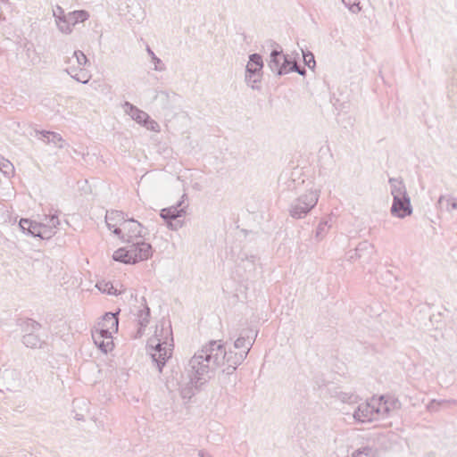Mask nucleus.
<instances>
[{
	"label": "nucleus",
	"instance_id": "obj_6",
	"mask_svg": "<svg viewBox=\"0 0 457 457\" xmlns=\"http://www.w3.org/2000/svg\"><path fill=\"white\" fill-rule=\"evenodd\" d=\"M142 228L143 226L141 223L132 218H128L121 227V237H118L123 242H133L134 239L144 237L142 234Z\"/></svg>",
	"mask_w": 457,
	"mask_h": 457
},
{
	"label": "nucleus",
	"instance_id": "obj_25",
	"mask_svg": "<svg viewBox=\"0 0 457 457\" xmlns=\"http://www.w3.org/2000/svg\"><path fill=\"white\" fill-rule=\"evenodd\" d=\"M41 225L48 228L52 232V237L55 234V228L60 224V220L56 215H45V219L40 221Z\"/></svg>",
	"mask_w": 457,
	"mask_h": 457
},
{
	"label": "nucleus",
	"instance_id": "obj_23",
	"mask_svg": "<svg viewBox=\"0 0 457 457\" xmlns=\"http://www.w3.org/2000/svg\"><path fill=\"white\" fill-rule=\"evenodd\" d=\"M130 249L129 247L128 249L126 248H119L116 250L113 254L112 258L116 262H120L123 263L130 264L133 263L132 256H130Z\"/></svg>",
	"mask_w": 457,
	"mask_h": 457
},
{
	"label": "nucleus",
	"instance_id": "obj_38",
	"mask_svg": "<svg viewBox=\"0 0 457 457\" xmlns=\"http://www.w3.org/2000/svg\"><path fill=\"white\" fill-rule=\"evenodd\" d=\"M303 55L304 64L307 65L310 69L314 68L315 60H314L313 54L311 52H307V53L303 52Z\"/></svg>",
	"mask_w": 457,
	"mask_h": 457
},
{
	"label": "nucleus",
	"instance_id": "obj_47",
	"mask_svg": "<svg viewBox=\"0 0 457 457\" xmlns=\"http://www.w3.org/2000/svg\"><path fill=\"white\" fill-rule=\"evenodd\" d=\"M198 456L199 457H212V455L209 453H207V452H205L204 450H200L198 452Z\"/></svg>",
	"mask_w": 457,
	"mask_h": 457
},
{
	"label": "nucleus",
	"instance_id": "obj_1",
	"mask_svg": "<svg viewBox=\"0 0 457 457\" xmlns=\"http://www.w3.org/2000/svg\"><path fill=\"white\" fill-rule=\"evenodd\" d=\"M252 333V330L243 331L234 342L235 348H245V351L240 353L227 351L221 340H211L204 345L189 360L190 383L197 388L212 378L217 369L224 367L219 376L220 384L223 386L228 380V383L232 384V386H235L237 377L234 372L246 358L257 336V333L254 337L250 336Z\"/></svg>",
	"mask_w": 457,
	"mask_h": 457
},
{
	"label": "nucleus",
	"instance_id": "obj_9",
	"mask_svg": "<svg viewBox=\"0 0 457 457\" xmlns=\"http://www.w3.org/2000/svg\"><path fill=\"white\" fill-rule=\"evenodd\" d=\"M128 219L127 214L121 211L107 212L105 215V222L109 229H112V233L117 237H121V227L123 222Z\"/></svg>",
	"mask_w": 457,
	"mask_h": 457
},
{
	"label": "nucleus",
	"instance_id": "obj_13",
	"mask_svg": "<svg viewBox=\"0 0 457 457\" xmlns=\"http://www.w3.org/2000/svg\"><path fill=\"white\" fill-rule=\"evenodd\" d=\"M279 46L277 45V48L273 49L270 55V61L268 63L269 68L271 71L278 76L287 74V69L285 66H281L282 62V50L278 49Z\"/></svg>",
	"mask_w": 457,
	"mask_h": 457
},
{
	"label": "nucleus",
	"instance_id": "obj_19",
	"mask_svg": "<svg viewBox=\"0 0 457 457\" xmlns=\"http://www.w3.org/2000/svg\"><path fill=\"white\" fill-rule=\"evenodd\" d=\"M65 71L72 79L83 84H87L91 79V75L89 74V72L83 68L77 69L75 67H69L65 70Z\"/></svg>",
	"mask_w": 457,
	"mask_h": 457
},
{
	"label": "nucleus",
	"instance_id": "obj_33",
	"mask_svg": "<svg viewBox=\"0 0 457 457\" xmlns=\"http://www.w3.org/2000/svg\"><path fill=\"white\" fill-rule=\"evenodd\" d=\"M93 340L97 347L104 353H107L112 348L113 344L112 340H106L105 338H93Z\"/></svg>",
	"mask_w": 457,
	"mask_h": 457
},
{
	"label": "nucleus",
	"instance_id": "obj_7",
	"mask_svg": "<svg viewBox=\"0 0 457 457\" xmlns=\"http://www.w3.org/2000/svg\"><path fill=\"white\" fill-rule=\"evenodd\" d=\"M390 212L392 216L399 219H404L405 217L411 215L412 206L410 196L407 195L393 199Z\"/></svg>",
	"mask_w": 457,
	"mask_h": 457
},
{
	"label": "nucleus",
	"instance_id": "obj_34",
	"mask_svg": "<svg viewBox=\"0 0 457 457\" xmlns=\"http://www.w3.org/2000/svg\"><path fill=\"white\" fill-rule=\"evenodd\" d=\"M0 170L6 176L13 172V165L6 159L0 156Z\"/></svg>",
	"mask_w": 457,
	"mask_h": 457
},
{
	"label": "nucleus",
	"instance_id": "obj_3",
	"mask_svg": "<svg viewBox=\"0 0 457 457\" xmlns=\"http://www.w3.org/2000/svg\"><path fill=\"white\" fill-rule=\"evenodd\" d=\"M320 190L311 189L295 199L289 207V214L294 219L304 218L317 204Z\"/></svg>",
	"mask_w": 457,
	"mask_h": 457
},
{
	"label": "nucleus",
	"instance_id": "obj_2",
	"mask_svg": "<svg viewBox=\"0 0 457 457\" xmlns=\"http://www.w3.org/2000/svg\"><path fill=\"white\" fill-rule=\"evenodd\" d=\"M165 331V337L158 333V327L156 328L154 337L150 338L147 345L151 348L150 356L153 363L156 366L159 372H162L166 361L171 357L172 345L169 343V337H171L172 331L170 327L164 329L162 325L161 333Z\"/></svg>",
	"mask_w": 457,
	"mask_h": 457
},
{
	"label": "nucleus",
	"instance_id": "obj_42",
	"mask_svg": "<svg viewBox=\"0 0 457 457\" xmlns=\"http://www.w3.org/2000/svg\"><path fill=\"white\" fill-rule=\"evenodd\" d=\"M342 3L345 5V7L348 8V10L353 13H358L361 12V7L360 6V3H354L353 4H350L345 2V0H342Z\"/></svg>",
	"mask_w": 457,
	"mask_h": 457
},
{
	"label": "nucleus",
	"instance_id": "obj_16",
	"mask_svg": "<svg viewBox=\"0 0 457 457\" xmlns=\"http://www.w3.org/2000/svg\"><path fill=\"white\" fill-rule=\"evenodd\" d=\"M388 183L390 185V193L393 199L409 195L406 186L401 178H390Z\"/></svg>",
	"mask_w": 457,
	"mask_h": 457
},
{
	"label": "nucleus",
	"instance_id": "obj_20",
	"mask_svg": "<svg viewBox=\"0 0 457 457\" xmlns=\"http://www.w3.org/2000/svg\"><path fill=\"white\" fill-rule=\"evenodd\" d=\"M97 326L99 328H106L111 329V331H118L119 320L116 317V313L113 312H106L100 322H98Z\"/></svg>",
	"mask_w": 457,
	"mask_h": 457
},
{
	"label": "nucleus",
	"instance_id": "obj_15",
	"mask_svg": "<svg viewBox=\"0 0 457 457\" xmlns=\"http://www.w3.org/2000/svg\"><path fill=\"white\" fill-rule=\"evenodd\" d=\"M123 109L124 112L138 124L143 125V123L145 122V120H147L149 118V115L145 112L138 109L137 106L133 105L129 102L124 103Z\"/></svg>",
	"mask_w": 457,
	"mask_h": 457
},
{
	"label": "nucleus",
	"instance_id": "obj_32",
	"mask_svg": "<svg viewBox=\"0 0 457 457\" xmlns=\"http://www.w3.org/2000/svg\"><path fill=\"white\" fill-rule=\"evenodd\" d=\"M113 333H116V331H111V329L109 328L98 327V328L95 332H93L92 337L98 339L105 338L106 340H112V335Z\"/></svg>",
	"mask_w": 457,
	"mask_h": 457
},
{
	"label": "nucleus",
	"instance_id": "obj_40",
	"mask_svg": "<svg viewBox=\"0 0 457 457\" xmlns=\"http://www.w3.org/2000/svg\"><path fill=\"white\" fill-rule=\"evenodd\" d=\"M143 126L151 131L157 132L160 130L159 124L155 120H152L150 117L148 118L147 120H145V122L143 123Z\"/></svg>",
	"mask_w": 457,
	"mask_h": 457
},
{
	"label": "nucleus",
	"instance_id": "obj_41",
	"mask_svg": "<svg viewBox=\"0 0 457 457\" xmlns=\"http://www.w3.org/2000/svg\"><path fill=\"white\" fill-rule=\"evenodd\" d=\"M289 72H297L299 75L304 76L306 74V70L304 67H299L297 63H292V65L287 69V73Z\"/></svg>",
	"mask_w": 457,
	"mask_h": 457
},
{
	"label": "nucleus",
	"instance_id": "obj_10",
	"mask_svg": "<svg viewBox=\"0 0 457 457\" xmlns=\"http://www.w3.org/2000/svg\"><path fill=\"white\" fill-rule=\"evenodd\" d=\"M129 254L132 256L133 263L147 260L153 255L152 245L144 241L133 243L129 246Z\"/></svg>",
	"mask_w": 457,
	"mask_h": 457
},
{
	"label": "nucleus",
	"instance_id": "obj_18",
	"mask_svg": "<svg viewBox=\"0 0 457 457\" xmlns=\"http://www.w3.org/2000/svg\"><path fill=\"white\" fill-rule=\"evenodd\" d=\"M263 61L259 54H252L249 55V61L245 67V72L262 73Z\"/></svg>",
	"mask_w": 457,
	"mask_h": 457
},
{
	"label": "nucleus",
	"instance_id": "obj_27",
	"mask_svg": "<svg viewBox=\"0 0 457 457\" xmlns=\"http://www.w3.org/2000/svg\"><path fill=\"white\" fill-rule=\"evenodd\" d=\"M352 457H378V451L369 445L362 446L352 453Z\"/></svg>",
	"mask_w": 457,
	"mask_h": 457
},
{
	"label": "nucleus",
	"instance_id": "obj_12",
	"mask_svg": "<svg viewBox=\"0 0 457 457\" xmlns=\"http://www.w3.org/2000/svg\"><path fill=\"white\" fill-rule=\"evenodd\" d=\"M28 326L31 327L32 332L23 336L22 343L29 348H41L45 342L35 334V331L38 330L41 325L34 320H30L28 322Z\"/></svg>",
	"mask_w": 457,
	"mask_h": 457
},
{
	"label": "nucleus",
	"instance_id": "obj_17",
	"mask_svg": "<svg viewBox=\"0 0 457 457\" xmlns=\"http://www.w3.org/2000/svg\"><path fill=\"white\" fill-rule=\"evenodd\" d=\"M37 133L40 135L39 139H41L45 143H52L58 148L63 147V139L60 134L48 130L37 131Z\"/></svg>",
	"mask_w": 457,
	"mask_h": 457
},
{
	"label": "nucleus",
	"instance_id": "obj_22",
	"mask_svg": "<svg viewBox=\"0 0 457 457\" xmlns=\"http://www.w3.org/2000/svg\"><path fill=\"white\" fill-rule=\"evenodd\" d=\"M370 401L371 404L374 405L377 420L389 415L387 410H385L386 405H384V395H380L378 398L372 397Z\"/></svg>",
	"mask_w": 457,
	"mask_h": 457
},
{
	"label": "nucleus",
	"instance_id": "obj_37",
	"mask_svg": "<svg viewBox=\"0 0 457 457\" xmlns=\"http://www.w3.org/2000/svg\"><path fill=\"white\" fill-rule=\"evenodd\" d=\"M146 51H147L148 54L151 56L152 61L154 63V70L155 71H162L164 68L162 66H161V64H162L161 59L158 58L154 54V53L153 52V50L149 46H147Z\"/></svg>",
	"mask_w": 457,
	"mask_h": 457
},
{
	"label": "nucleus",
	"instance_id": "obj_46",
	"mask_svg": "<svg viewBox=\"0 0 457 457\" xmlns=\"http://www.w3.org/2000/svg\"><path fill=\"white\" fill-rule=\"evenodd\" d=\"M156 97H162V98H165V99H168L169 98V93L166 92V91H160Z\"/></svg>",
	"mask_w": 457,
	"mask_h": 457
},
{
	"label": "nucleus",
	"instance_id": "obj_35",
	"mask_svg": "<svg viewBox=\"0 0 457 457\" xmlns=\"http://www.w3.org/2000/svg\"><path fill=\"white\" fill-rule=\"evenodd\" d=\"M328 225L327 220H323V221L320 222V224L318 225V228L316 229V234H315V237L318 240H321L324 237V236L328 232Z\"/></svg>",
	"mask_w": 457,
	"mask_h": 457
},
{
	"label": "nucleus",
	"instance_id": "obj_11",
	"mask_svg": "<svg viewBox=\"0 0 457 457\" xmlns=\"http://www.w3.org/2000/svg\"><path fill=\"white\" fill-rule=\"evenodd\" d=\"M142 300L144 301V303H142L143 307L139 309L136 313L138 328L136 332L135 338H140L144 335L145 328L148 326L150 322V308L146 304L145 299L144 297L142 298Z\"/></svg>",
	"mask_w": 457,
	"mask_h": 457
},
{
	"label": "nucleus",
	"instance_id": "obj_28",
	"mask_svg": "<svg viewBox=\"0 0 457 457\" xmlns=\"http://www.w3.org/2000/svg\"><path fill=\"white\" fill-rule=\"evenodd\" d=\"M262 73H249L245 72V82L253 89H260L259 84L261 83Z\"/></svg>",
	"mask_w": 457,
	"mask_h": 457
},
{
	"label": "nucleus",
	"instance_id": "obj_26",
	"mask_svg": "<svg viewBox=\"0 0 457 457\" xmlns=\"http://www.w3.org/2000/svg\"><path fill=\"white\" fill-rule=\"evenodd\" d=\"M337 397L339 401H341L344 403L348 404H354L359 402V396L353 393H347V392H337L334 395Z\"/></svg>",
	"mask_w": 457,
	"mask_h": 457
},
{
	"label": "nucleus",
	"instance_id": "obj_31",
	"mask_svg": "<svg viewBox=\"0 0 457 457\" xmlns=\"http://www.w3.org/2000/svg\"><path fill=\"white\" fill-rule=\"evenodd\" d=\"M96 287L98 288L99 291H101L103 293H106L108 295H118L117 289H115L113 287L112 283H111L109 281H104V280L99 281L96 283Z\"/></svg>",
	"mask_w": 457,
	"mask_h": 457
},
{
	"label": "nucleus",
	"instance_id": "obj_39",
	"mask_svg": "<svg viewBox=\"0 0 457 457\" xmlns=\"http://www.w3.org/2000/svg\"><path fill=\"white\" fill-rule=\"evenodd\" d=\"M54 16L55 18L58 29H60V25H61V23H62V17L66 16L63 9L60 6H56V8L54 10Z\"/></svg>",
	"mask_w": 457,
	"mask_h": 457
},
{
	"label": "nucleus",
	"instance_id": "obj_21",
	"mask_svg": "<svg viewBox=\"0 0 457 457\" xmlns=\"http://www.w3.org/2000/svg\"><path fill=\"white\" fill-rule=\"evenodd\" d=\"M28 233L33 237H38L41 239H49L52 237V232L50 229L46 228L40 222L33 221L31 228Z\"/></svg>",
	"mask_w": 457,
	"mask_h": 457
},
{
	"label": "nucleus",
	"instance_id": "obj_5",
	"mask_svg": "<svg viewBox=\"0 0 457 457\" xmlns=\"http://www.w3.org/2000/svg\"><path fill=\"white\" fill-rule=\"evenodd\" d=\"M89 18V13L85 10H78L70 12L66 16L62 17L60 30L64 34H71L72 27L75 25L84 22Z\"/></svg>",
	"mask_w": 457,
	"mask_h": 457
},
{
	"label": "nucleus",
	"instance_id": "obj_36",
	"mask_svg": "<svg viewBox=\"0 0 457 457\" xmlns=\"http://www.w3.org/2000/svg\"><path fill=\"white\" fill-rule=\"evenodd\" d=\"M73 57L76 58V62L79 67L86 66L89 62L86 54L80 50L74 51Z\"/></svg>",
	"mask_w": 457,
	"mask_h": 457
},
{
	"label": "nucleus",
	"instance_id": "obj_43",
	"mask_svg": "<svg viewBox=\"0 0 457 457\" xmlns=\"http://www.w3.org/2000/svg\"><path fill=\"white\" fill-rule=\"evenodd\" d=\"M32 222L33 220H30L29 219H21L20 220L19 225L22 231H29V228H31Z\"/></svg>",
	"mask_w": 457,
	"mask_h": 457
},
{
	"label": "nucleus",
	"instance_id": "obj_29",
	"mask_svg": "<svg viewBox=\"0 0 457 457\" xmlns=\"http://www.w3.org/2000/svg\"><path fill=\"white\" fill-rule=\"evenodd\" d=\"M437 204L440 205L445 204V210L448 212H451L453 210H457V200L452 196L441 195Z\"/></svg>",
	"mask_w": 457,
	"mask_h": 457
},
{
	"label": "nucleus",
	"instance_id": "obj_45",
	"mask_svg": "<svg viewBox=\"0 0 457 457\" xmlns=\"http://www.w3.org/2000/svg\"><path fill=\"white\" fill-rule=\"evenodd\" d=\"M348 452L349 451H348L347 446L345 447L344 445H341V446L337 447L336 453H337V457H347Z\"/></svg>",
	"mask_w": 457,
	"mask_h": 457
},
{
	"label": "nucleus",
	"instance_id": "obj_44",
	"mask_svg": "<svg viewBox=\"0 0 457 457\" xmlns=\"http://www.w3.org/2000/svg\"><path fill=\"white\" fill-rule=\"evenodd\" d=\"M292 63H296V62L290 58L289 55H285L282 54V62L281 66H285L286 68H289Z\"/></svg>",
	"mask_w": 457,
	"mask_h": 457
},
{
	"label": "nucleus",
	"instance_id": "obj_14",
	"mask_svg": "<svg viewBox=\"0 0 457 457\" xmlns=\"http://www.w3.org/2000/svg\"><path fill=\"white\" fill-rule=\"evenodd\" d=\"M373 248L374 246L372 244L368 241H362L356 246L353 253L352 252H349V259L353 260L354 258H362L368 262L371 253H373Z\"/></svg>",
	"mask_w": 457,
	"mask_h": 457
},
{
	"label": "nucleus",
	"instance_id": "obj_24",
	"mask_svg": "<svg viewBox=\"0 0 457 457\" xmlns=\"http://www.w3.org/2000/svg\"><path fill=\"white\" fill-rule=\"evenodd\" d=\"M449 404H457V400H431L427 405V410L430 412L439 411L440 407L447 406Z\"/></svg>",
	"mask_w": 457,
	"mask_h": 457
},
{
	"label": "nucleus",
	"instance_id": "obj_30",
	"mask_svg": "<svg viewBox=\"0 0 457 457\" xmlns=\"http://www.w3.org/2000/svg\"><path fill=\"white\" fill-rule=\"evenodd\" d=\"M384 405H386L385 410H387L388 414L390 413L391 411L397 410L401 407L400 401L395 396L384 395Z\"/></svg>",
	"mask_w": 457,
	"mask_h": 457
},
{
	"label": "nucleus",
	"instance_id": "obj_8",
	"mask_svg": "<svg viewBox=\"0 0 457 457\" xmlns=\"http://www.w3.org/2000/svg\"><path fill=\"white\" fill-rule=\"evenodd\" d=\"M353 417L356 422L365 423L372 422L377 420L375 413L374 405L371 404V401L360 403L354 410Z\"/></svg>",
	"mask_w": 457,
	"mask_h": 457
},
{
	"label": "nucleus",
	"instance_id": "obj_4",
	"mask_svg": "<svg viewBox=\"0 0 457 457\" xmlns=\"http://www.w3.org/2000/svg\"><path fill=\"white\" fill-rule=\"evenodd\" d=\"M186 198L187 195L183 194L181 200L179 201L177 204L164 208L161 211V217L168 223L169 228L171 229H176L178 227H181V223L179 221L174 225L172 220L177 218L183 217L186 214V208L187 207V205L185 204Z\"/></svg>",
	"mask_w": 457,
	"mask_h": 457
}]
</instances>
